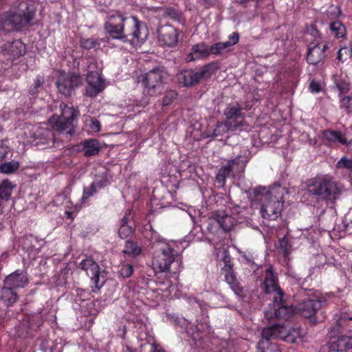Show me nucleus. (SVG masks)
I'll return each instance as SVG.
<instances>
[{
  "label": "nucleus",
  "mask_w": 352,
  "mask_h": 352,
  "mask_svg": "<svg viewBox=\"0 0 352 352\" xmlns=\"http://www.w3.org/2000/svg\"><path fill=\"white\" fill-rule=\"evenodd\" d=\"M10 149L8 146L6 144L5 140L0 142V162L6 159L7 155L10 153Z\"/></svg>",
  "instance_id": "obj_53"
},
{
  "label": "nucleus",
  "mask_w": 352,
  "mask_h": 352,
  "mask_svg": "<svg viewBox=\"0 0 352 352\" xmlns=\"http://www.w3.org/2000/svg\"><path fill=\"white\" fill-rule=\"evenodd\" d=\"M87 85L85 87L86 95L95 97L104 89V80L97 72H89L87 74Z\"/></svg>",
  "instance_id": "obj_20"
},
{
  "label": "nucleus",
  "mask_w": 352,
  "mask_h": 352,
  "mask_svg": "<svg viewBox=\"0 0 352 352\" xmlns=\"http://www.w3.org/2000/svg\"><path fill=\"white\" fill-rule=\"evenodd\" d=\"M340 11L336 6H331L325 12L324 16L331 21H337V18L340 16Z\"/></svg>",
  "instance_id": "obj_50"
},
{
  "label": "nucleus",
  "mask_w": 352,
  "mask_h": 352,
  "mask_svg": "<svg viewBox=\"0 0 352 352\" xmlns=\"http://www.w3.org/2000/svg\"><path fill=\"white\" fill-rule=\"evenodd\" d=\"M309 89L312 93H319L321 91V86L318 81L313 80L310 82Z\"/></svg>",
  "instance_id": "obj_55"
},
{
  "label": "nucleus",
  "mask_w": 352,
  "mask_h": 352,
  "mask_svg": "<svg viewBox=\"0 0 352 352\" xmlns=\"http://www.w3.org/2000/svg\"><path fill=\"white\" fill-rule=\"evenodd\" d=\"M283 328V324L279 323L263 328L261 333L262 339L258 342L257 349L261 352H280L276 344L270 341L279 336Z\"/></svg>",
  "instance_id": "obj_15"
},
{
  "label": "nucleus",
  "mask_w": 352,
  "mask_h": 352,
  "mask_svg": "<svg viewBox=\"0 0 352 352\" xmlns=\"http://www.w3.org/2000/svg\"><path fill=\"white\" fill-rule=\"evenodd\" d=\"M54 134L50 129H40L35 133L34 141L36 145L50 146L54 143Z\"/></svg>",
  "instance_id": "obj_28"
},
{
  "label": "nucleus",
  "mask_w": 352,
  "mask_h": 352,
  "mask_svg": "<svg viewBox=\"0 0 352 352\" xmlns=\"http://www.w3.org/2000/svg\"><path fill=\"white\" fill-rule=\"evenodd\" d=\"M230 130L231 131V128H230L226 122H217L214 123L210 122L206 126L205 133L208 138H215L222 136Z\"/></svg>",
  "instance_id": "obj_26"
},
{
  "label": "nucleus",
  "mask_w": 352,
  "mask_h": 352,
  "mask_svg": "<svg viewBox=\"0 0 352 352\" xmlns=\"http://www.w3.org/2000/svg\"><path fill=\"white\" fill-rule=\"evenodd\" d=\"M167 73L162 67H155L138 77V82L143 87L144 98L142 105L146 106L149 102V98L160 96L164 89Z\"/></svg>",
  "instance_id": "obj_5"
},
{
  "label": "nucleus",
  "mask_w": 352,
  "mask_h": 352,
  "mask_svg": "<svg viewBox=\"0 0 352 352\" xmlns=\"http://www.w3.org/2000/svg\"><path fill=\"white\" fill-rule=\"evenodd\" d=\"M131 210H127L125 212L124 216L121 219L120 225H129V216L131 215Z\"/></svg>",
  "instance_id": "obj_58"
},
{
  "label": "nucleus",
  "mask_w": 352,
  "mask_h": 352,
  "mask_svg": "<svg viewBox=\"0 0 352 352\" xmlns=\"http://www.w3.org/2000/svg\"><path fill=\"white\" fill-rule=\"evenodd\" d=\"M78 268L85 271L91 278L92 291L98 292L107 280L105 271L101 270L98 264L91 256L82 259L78 265Z\"/></svg>",
  "instance_id": "obj_9"
},
{
  "label": "nucleus",
  "mask_w": 352,
  "mask_h": 352,
  "mask_svg": "<svg viewBox=\"0 0 352 352\" xmlns=\"http://www.w3.org/2000/svg\"><path fill=\"white\" fill-rule=\"evenodd\" d=\"M178 94L177 92L175 90H169L166 91L162 98V107L169 106L170 104L173 102V101L177 98Z\"/></svg>",
  "instance_id": "obj_47"
},
{
  "label": "nucleus",
  "mask_w": 352,
  "mask_h": 352,
  "mask_svg": "<svg viewBox=\"0 0 352 352\" xmlns=\"http://www.w3.org/2000/svg\"><path fill=\"white\" fill-rule=\"evenodd\" d=\"M283 297L281 296L280 299L277 298L276 300L274 298L273 307L264 311L265 318L267 320L270 321L275 318L279 321H286L296 312L295 307L289 305Z\"/></svg>",
  "instance_id": "obj_14"
},
{
  "label": "nucleus",
  "mask_w": 352,
  "mask_h": 352,
  "mask_svg": "<svg viewBox=\"0 0 352 352\" xmlns=\"http://www.w3.org/2000/svg\"><path fill=\"white\" fill-rule=\"evenodd\" d=\"M349 53L350 56H352V43L351 44L350 50H349Z\"/></svg>",
  "instance_id": "obj_64"
},
{
  "label": "nucleus",
  "mask_w": 352,
  "mask_h": 352,
  "mask_svg": "<svg viewBox=\"0 0 352 352\" xmlns=\"http://www.w3.org/2000/svg\"><path fill=\"white\" fill-rule=\"evenodd\" d=\"M334 85L338 90V97L348 94L351 89V84L345 78L340 76H334Z\"/></svg>",
  "instance_id": "obj_37"
},
{
  "label": "nucleus",
  "mask_w": 352,
  "mask_h": 352,
  "mask_svg": "<svg viewBox=\"0 0 352 352\" xmlns=\"http://www.w3.org/2000/svg\"><path fill=\"white\" fill-rule=\"evenodd\" d=\"M104 38H81L80 40V47L85 50H96L100 47L102 42H105Z\"/></svg>",
  "instance_id": "obj_39"
},
{
  "label": "nucleus",
  "mask_w": 352,
  "mask_h": 352,
  "mask_svg": "<svg viewBox=\"0 0 352 352\" xmlns=\"http://www.w3.org/2000/svg\"><path fill=\"white\" fill-rule=\"evenodd\" d=\"M52 129L58 132L72 134L74 132V124L67 120H63L57 115H53L48 120Z\"/></svg>",
  "instance_id": "obj_27"
},
{
  "label": "nucleus",
  "mask_w": 352,
  "mask_h": 352,
  "mask_svg": "<svg viewBox=\"0 0 352 352\" xmlns=\"http://www.w3.org/2000/svg\"><path fill=\"white\" fill-rule=\"evenodd\" d=\"M133 273V265L128 263H123L120 265V269L119 271L120 275L124 278H129Z\"/></svg>",
  "instance_id": "obj_48"
},
{
  "label": "nucleus",
  "mask_w": 352,
  "mask_h": 352,
  "mask_svg": "<svg viewBox=\"0 0 352 352\" xmlns=\"http://www.w3.org/2000/svg\"><path fill=\"white\" fill-rule=\"evenodd\" d=\"M65 214L66 218L68 219L73 220L74 219V212H72V211H65Z\"/></svg>",
  "instance_id": "obj_60"
},
{
  "label": "nucleus",
  "mask_w": 352,
  "mask_h": 352,
  "mask_svg": "<svg viewBox=\"0 0 352 352\" xmlns=\"http://www.w3.org/2000/svg\"><path fill=\"white\" fill-rule=\"evenodd\" d=\"M331 43L322 41L321 34H318L314 40L310 42L306 56L307 63L318 65L325 60L326 52L329 49Z\"/></svg>",
  "instance_id": "obj_11"
},
{
  "label": "nucleus",
  "mask_w": 352,
  "mask_h": 352,
  "mask_svg": "<svg viewBox=\"0 0 352 352\" xmlns=\"http://www.w3.org/2000/svg\"><path fill=\"white\" fill-rule=\"evenodd\" d=\"M261 290L266 294H274L275 300L285 296L284 292L279 285L278 278L273 267L270 265L263 274V279L260 283Z\"/></svg>",
  "instance_id": "obj_13"
},
{
  "label": "nucleus",
  "mask_w": 352,
  "mask_h": 352,
  "mask_svg": "<svg viewBox=\"0 0 352 352\" xmlns=\"http://www.w3.org/2000/svg\"><path fill=\"white\" fill-rule=\"evenodd\" d=\"M236 3L240 5H246L250 1H255L256 3H259L263 1V0H234Z\"/></svg>",
  "instance_id": "obj_59"
},
{
  "label": "nucleus",
  "mask_w": 352,
  "mask_h": 352,
  "mask_svg": "<svg viewBox=\"0 0 352 352\" xmlns=\"http://www.w3.org/2000/svg\"><path fill=\"white\" fill-rule=\"evenodd\" d=\"M322 305L321 300L307 299L299 302L295 307V311L304 318L309 319L311 324H316L318 322L316 314L321 309Z\"/></svg>",
  "instance_id": "obj_17"
},
{
  "label": "nucleus",
  "mask_w": 352,
  "mask_h": 352,
  "mask_svg": "<svg viewBox=\"0 0 352 352\" xmlns=\"http://www.w3.org/2000/svg\"><path fill=\"white\" fill-rule=\"evenodd\" d=\"M104 28L110 38L133 45L143 43L148 35L144 22L135 16H124L118 13L108 16Z\"/></svg>",
  "instance_id": "obj_1"
},
{
  "label": "nucleus",
  "mask_w": 352,
  "mask_h": 352,
  "mask_svg": "<svg viewBox=\"0 0 352 352\" xmlns=\"http://www.w3.org/2000/svg\"><path fill=\"white\" fill-rule=\"evenodd\" d=\"M85 128L89 133H97L100 131V122L95 118L85 116L83 118Z\"/></svg>",
  "instance_id": "obj_41"
},
{
  "label": "nucleus",
  "mask_w": 352,
  "mask_h": 352,
  "mask_svg": "<svg viewBox=\"0 0 352 352\" xmlns=\"http://www.w3.org/2000/svg\"><path fill=\"white\" fill-rule=\"evenodd\" d=\"M352 349V337L342 336L336 340L332 341L329 345L331 351L346 352Z\"/></svg>",
  "instance_id": "obj_30"
},
{
  "label": "nucleus",
  "mask_w": 352,
  "mask_h": 352,
  "mask_svg": "<svg viewBox=\"0 0 352 352\" xmlns=\"http://www.w3.org/2000/svg\"><path fill=\"white\" fill-rule=\"evenodd\" d=\"M14 187L15 185L8 179L0 183V206L10 199Z\"/></svg>",
  "instance_id": "obj_36"
},
{
  "label": "nucleus",
  "mask_w": 352,
  "mask_h": 352,
  "mask_svg": "<svg viewBox=\"0 0 352 352\" xmlns=\"http://www.w3.org/2000/svg\"><path fill=\"white\" fill-rule=\"evenodd\" d=\"M82 83V77L80 74L74 72L60 74L56 85L59 94L65 97H69L75 92V89Z\"/></svg>",
  "instance_id": "obj_16"
},
{
  "label": "nucleus",
  "mask_w": 352,
  "mask_h": 352,
  "mask_svg": "<svg viewBox=\"0 0 352 352\" xmlns=\"http://www.w3.org/2000/svg\"><path fill=\"white\" fill-rule=\"evenodd\" d=\"M250 159L251 153L249 150H241L234 158L228 160L226 164L221 166L216 175V182L223 186L228 177H241Z\"/></svg>",
  "instance_id": "obj_6"
},
{
  "label": "nucleus",
  "mask_w": 352,
  "mask_h": 352,
  "mask_svg": "<svg viewBox=\"0 0 352 352\" xmlns=\"http://www.w3.org/2000/svg\"><path fill=\"white\" fill-rule=\"evenodd\" d=\"M142 249L136 241L127 240L125 242L124 249L122 253L133 258L136 257L142 253Z\"/></svg>",
  "instance_id": "obj_38"
},
{
  "label": "nucleus",
  "mask_w": 352,
  "mask_h": 352,
  "mask_svg": "<svg viewBox=\"0 0 352 352\" xmlns=\"http://www.w3.org/2000/svg\"><path fill=\"white\" fill-rule=\"evenodd\" d=\"M329 29L330 34L337 39L346 38V29L345 25L339 20L329 22Z\"/></svg>",
  "instance_id": "obj_33"
},
{
  "label": "nucleus",
  "mask_w": 352,
  "mask_h": 352,
  "mask_svg": "<svg viewBox=\"0 0 352 352\" xmlns=\"http://www.w3.org/2000/svg\"><path fill=\"white\" fill-rule=\"evenodd\" d=\"M305 185L310 196L327 205H334L342 193V184L330 174L318 175L309 179Z\"/></svg>",
  "instance_id": "obj_3"
},
{
  "label": "nucleus",
  "mask_w": 352,
  "mask_h": 352,
  "mask_svg": "<svg viewBox=\"0 0 352 352\" xmlns=\"http://www.w3.org/2000/svg\"><path fill=\"white\" fill-rule=\"evenodd\" d=\"M222 254V261L224 263V266L221 269V271L224 274L225 280L238 297L244 298L246 296L245 290L236 278V274L233 270V265L231 263L232 258L229 252L223 249Z\"/></svg>",
  "instance_id": "obj_10"
},
{
  "label": "nucleus",
  "mask_w": 352,
  "mask_h": 352,
  "mask_svg": "<svg viewBox=\"0 0 352 352\" xmlns=\"http://www.w3.org/2000/svg\"><path fill=\"white\" fill-rule=\"evenodd\" d=\"M0 300L6 307H12L19 300V295L16 289L3 283L0 291Z\"/></svg>",
  "instance_id": "obj_29"
},
{
  "label": "nucleus",
  "mask_w": 352,
  "mask_h": 352,
  "mask_svg": "<svg viewBox=\"0 0 352 352\" xmlns=\"http://www.w3.org/2000/svg\"><path fill=\"white\" fill-rule=\"evenodd\" d=\"M214 219L219 226L226 232L230 231L236 223V220L225 211H218L214 214Z\"/></svg>",
  "instance_id": "obj_31"
},
{
  "label": "nucleus",
  "mask_w": 352,
  "mask_h": 352,
  "mask_svg": "<svg viewBox=\"0 0 352 352\" xmlns=\"http://www.w3.org/2000/svg\"><path fill=\"white\" fill-rule=\"evenodd\" d=\"M153 347L155 348L153 351V352H165L164 350L162 349H157V346L155 345L153 346Z\"/></svg>",
  "instance_id": "obj_63"
},
{
  "label": "nucleus",
  "mask_w": 352,
  "mask_h": 352,
  "mask_svg": "<svg viewBox=\"0 0 352 352\" xmlns=\"http://www.w3.org/2000/svg\"><path fill=\"white\" fill-rule=\"evenodd\" d=\"M324 137L331 143L339 142L345 146L352 145V140H349L346 135L340 131L328 129L324 132Z\"/></svg>",
  "instance_id": "obj_32"
},
{
  "label": "nucleus",
  "mask_w": 352,
  "mask_h": 352,
  "mask_svg": "<svg viewBox=\"0 0 352 352\" xmlns=\"http://www.w3.org/2000/svg\"><path fill=\"white\" fill-rule=\"evenodd\" d=\"M332 329L338 332L341 330L352 331V311H341Z\"/></svg>",
  "instance_id": "obj_25"
},
{
  "label": "nucleus",
  "mask_w": 352,
  "mask_h": 352,
  "mask_svg": "<svg viewBox=\"0 0 352 352\" xmlns=\"http://www.w3.org/2000/svg\"><path fill=\"white\" fill-rule=\"evenodd\" d=\"M135 231V229L129 225H120L118 230V235L121 239L129 237Z\"/></svg>",
  "instance_id": "obj_49"
},
{
  "label": "nucleus",
  "mask_w": 352,
  "mask_h": 352,
  "mask_svg": "<svg viewBox=\"0 0 352 352\" xmlns=\"http://www.w3.org/2000/svg\"><path fill=\"white\" fill-rule=\"evenodd\" d=\"M159 40L164 45L173 47L178 43L179 32L173 25H162L157 29Z\"/></svg>",
  "instance_id": "obj_21"
},
{
  "label": "nucleus",
  "mask_w": 352,
  "mask_h": 352,
  "mask_svg": "<svg viewBox=\"0 0 352 352\" xmlns=\"http://www.w3.org/2000/svg\"><path fill=\"white\" fill-rule=\"evenodd\" d=\"M164 13L166 16L174 21H179L181 18L180 12L174 8H166Z\"/></svg>",
  "instance_id": "obj_52"
},
{
  "label": "nucleus",
  "mask_w": 352,
  "mask_h": 352,
  "mask_svg": "<svg viewBox=\"0 0 352 352\" xmlns=\"http://www.w3.org/2000/svg\"><path fill=\"white\" fill-rule=\"evenodd\" d=\"M279 248L281 251L283 256L286 258L292 252V245L288 238L285 236L278 241Z\"/></svg>",
  "instance_id": "obj_43"
},
{
  "label": "nucleus",
  "mask_w": 352,
  "mask_h": 352,
  "mask_svg": "<svg viewBox=\"0 0 352 352\" xmlns=\"http://www.w3.org/2000/svg\"><path fill=\"white\" fill-rule=\"evenodd\" d=\"M210 47L206 42H200L193 45L190 52L186 56V61L189 63L197 60L208 58L210 55Z\"/></svg>",
  "instance_id": "obj_24"
},
{
  "label": "nucleus",
  "mask_w": 352,
  "mask_h": 352,
  "mask_svg": "<svg viewBox=\"0 0 352 352\" xmlns=\"http://www.w3.org/2000/svg\"><path fill=\"white\" fill-rule=\"evenodd\" d=\"M26 53V46L20 40L3 41L0 35V61H13Z\"/></svg>",
  "instance_id": "obj_12"
},
{
  "label": "nucleus",
  "mask_w": 352,
  "mask_h": 352,
  "mask_svg": "<svg viewBox=\"0 0 352 352\" xmlns=\"http://www.w3.org/2000/svg\"><path fill=\"white\" fill-rule=\"evenodd\" d=\"M336 169H345L349 173H352V159H349L346 155L342 156L336 164Z\"/></svg>",
  "instance_id": "obj_45"
},
{
  "label": "nucleus",
  "mask_w": 352,
  "mask_h": 352,
  "mask_svg": "<svg viewBox=\"0 0 352 352\" xmlns=\"http://www.w3.org/2000/svg\"><path fill=\"white\" fill-rule=\"evenodd\" d=\"M183 321H184V324L187 325V324H186V320H183ZM208 327L207 324H201L200 326L197 325L195 327V329H192L191 327H188V326H186L185 329H186V333L187 334L191 335L192 337L193 338V339H196L197 337H199V334L200 333H201L202 331H204L205 330V329H207Z\"/></svg>",
  "instance_id": "obj_46"
},
{
  "label": "nucleus",
  "mask_w": 352,
  "mask_h": 352,
  "mask_svg": "<svg viewBox=\"0 0 352 352\" xmlns=\"http://www.w3.org/2000/svg\"><path fill=\"white\" fill-rule=\"evenodd\" d=\"M19 166L18 162H4L0 164V172L6 174L14 173L19 169Z\"/></svg>",
  "instance_id": "obj_44"
},
{
  "label": "nucleus",
  "mask_w": 352,
  "mask_h": 352,
  "mask_svg": "<svg viewBox=\"0 0 352 352\" xmlns=\"http://www.w3.org/2000/svg\"><path fill=\"white\" fill-rule=\"evenodd\" d=\"M60 109L61 110V114L58 116L63 120H67L74 124V121L78 116V111L72 106H69L64 102L60 103Z\"/></svg>",
  "instance_id": "obj_35"
},
{
  "label": "nucleus",
  "mask_w": 352,
  "mask_h": 352,
  "mask_svg": "<svg viewBox=\"0 0 352 352\" xmlns=\"http://www.w3.org/2000/svg\"><path fill=\"white\" fill-rule=\"evenodd\" d=\"M100 148L99 141L96 139H88L82 142V150L85 157L98 155Z\"/></svg>",
  "instance_id": "obj_34"
},
{
  "label": "nucleus",
  "mask_w": 352,
  "mask_h": 352,
  "mask_svg": "<svg viewBox=\"0 0 352 352\" xmlns=\"http://www.w3.org/2000/svg\"><path fill=\"white\" fill-rule=\"evenodd\" d=\"M286 192V189L280 185H275L270 189L257 186L252 190L250 196L252 200L260 203L261 213L264 219L276 220L283 211V197Z\"/></svg>",
  "instance_id": "obj_2"
},
{
  "label": "nucleus",
  "mask_w": 352,
  "mask_h": 352,
  "mask_svg": "<svg viewBox=\"0 0 352 352\" xmlns=\"http://www.w3.org/2000/svg\"><path fill=\"white\" fill-rule=\"evenodd\" d=\"M35 15L33 4L21 2L16 8L0 12V30L8 33L21 32L30 24Z\"/></svg>",
  "instance_id": "obj_4"
},
{
  "label": "nucleus",
  "mask_w": 352,
  "mask_h": 352,
  "mask_svg": "<svg viewBox=\"0 0 352 352\" xmlns=\"http://www.w3.org/2000/svg\"><path fill=\"white\" fill-rule=\"evenodd\" d=\"M243 108L239 103L236 104H229L224 110L226 122L231 128V131H235L240 126L245 125V113L243 112Z\"/></svg>",
  "instance_id": "obj_18"
},
{
  "label": "nucleus",
  "mask_w": 352,
  "mask_h": 352,
  "mask_svg": "<svg viewBox=\"0 0 352 352\" xmlns=\"http://www.w3.org/2000/svg\"><path fill=\"white\" fill-rule=\"evenodd\" d=\"M219 69V63L217 60L212 61L198 70L185 69L177 74L178 80L184 87H192L204 79L209 78Z\"/></svg>",
  "instance_id": "obj_8"
},
{
  "label": "nucleus",
  "mask_w": 352,
  "mask_h": 352,
  "mask_svg": "<svg viewBox=\"0 0 352 352\" xmlns=\"http://www.w3.org/2000/svg\"><path fill=\"white\" fill-rule=\"evenodd\" d=\"M155 284L157 287V290L162 292L166 291L171 286V283L169 280L166 279L164 281H155L145 275H141L136 278L134 281V289H137L138 292L141 290H146L148 289H153L151 285Z\"/></svg>",
  "instance_id": "obj_19"
},
{
  "label": "nucleus",
  "mask_w": 352,
  "mask_h": 352,
  "mask_svg": "<svg viewBox=\"0 0 352 352\" xmlns=\"http://www.w3.org/2000/svg\"><path fill=\"white\" fill-rule=\"evenodd\" d=\"M153 263L159 268L160 272L168 271L173 274H176L180 271L182 259L177 252L170 244H166L154 258Z\"/></svg>",
  "instance_id": "obj_7"
},
{
  "label": "nucleus",
  "mask_w": 352,
  "mask_h": 352,
  "mask_svg": "<svg viewBox=\"0 0 352 352\" xmlns=\"http://www.w3.org/2000/svg\"><path fill=\"white\" fill-rule=\"evenodd\" d=\"M339 107L346 114H352V96H340Z\"/></svg>",
  "instance_id": "obj_42"
},
{
  "label": "nucleus",
  "mask_w": 352,
  "mask_h": 352,
  "mask_svg": "<svg viewBox=\"0 0 352 352\" xmlns=\"http://www.w3.org/2000/svg\"><path fill=\"white\" fill-rule=\"evenodd\" d=\"M89 313L90 315H96L98 314V311L96 309L94 310L90 309Z\"/></svg>",
  "instance_id": "obj_62"
},
{
  "label": "nucleus",
  "mask_w": 352,
  "mask_h": 352,
  "mask_svg": "<svg viewBox=\"0 0 352 352\" xmlns=\"http://www.w3.org/2000/svg\"><path fill=\"white\" fill-rule=\"evenodd\" d=\"M239 41V34L234 32L228 37V41L217 42L209 46L210 55L223 56L230 51V47L236 45Z\"/></svg>",
  "instance_id": "obj_23"
},
{
  "label": "nucleus",
  "mask_w": 352,
  "mask_h": 352,
  "mask_svg": "<svg viewBox=\"0 0 352 352\" xmlns=\"http://www.w3.org/2000/svg\"><path fill=\"white\" fill-rule=\"evenodd\" d=\"M96 190L102 188L109 184L108 179L106 177H102L100 179H96L91 183Z\"/></svg>",
  "instance_id": "obj_54"
},
{
  "label": "nucleus",
  "mask_w": 352,
  "mask_h": 352,
  "mask_svg": "<svg viewBox=\"0 0 352 352\" xmlns=\"http://www.w3.org/2000/svg\"><path fill=\"white\" fill-rule=\"evenodd\" d=\"M29 278L25 272L21 270H16L14 272L7 276L3 280V283L7 287L14 289L24 288L29 284Z\"/></svg>",
  "instance_id": "obj_22"
},
{
  "label": "nucleus",
  "mask_w": 352,
  "mask_h": 352,
  "mask_svg": "<svg viewBox=\"0 0 352 352\" xmlns=\"http://www.w3.org/2000/svg\"><path fill=\"white\" fill-rule=\"evenodd\" d=\"M122 352H134V349L131 346L126 345L123 347Z\"/></svg>",
  "instance_id": "obj_61"
},
{
  "label": "nucleus",
  "mask_w": 352,
  "mask_h": 352,
  "mask_svg": "<svg viewBox=\"0 0 352 352\" xmlns=\"http://www.w3.org/2000/svg\"><path fill=\"white\" fill-rule=\"evenodd\" d=\"M45 83V77L43 75H37L33 80V82L29 86L28 93L29 95L36 96L43 88Z\"/></svg>",
  "instance_id": "obj_40"
},
{
  "label": "nucleus",
  "mask_w": 352,
  "mask_h": 352,
  "mask_svg": "<svg viewBox=\"0 0 352 352\" xmlns=\"http://www.w3.org/2000/svg\"><path fill=\"white\" fill-rule=\"evenodd\" d=\"M95 3L98 5L101 10L108 8L112 3L113 0H94Z\"/></svg>",
  "instance_id": "obj_56"
},
{
  "label": "nucleus",
  "mask_w": 352,
  "mask_h": 352,
  "mask_svg": "<svg viewBox=\"0 0 352 352\" xmlns=\"http://www.w3.org/2000/svg\"><path fill=\"white\" fill-rule=\"evenodd\" d=\"M96 192H97V190L92 184H91L89 187L84 188L82 196L80 199L81 204H85L86 201L89 199V198L90 197H91L92 195H94Z\"/></svg>",
  "instance_id": "obj_51"
},
{
  "label": "nucleus",
  "mask_w": 352,
  "mask_h": 352,
  "mask_svg": "<svg viewBox=\"0 0 352 352\" xmlns=\"http://www.w3.org/2000/svg\"><path fill=\"white\" fill-rule=\"evenodd\" d=\"M343 51H344V53L346 54V56L350 55L349 53V54H346L347 52H349L347 47H341L338 52L337 59L342 63L344 62L346 59V57H344Z\"/></svg>",
  "instance_id": "obj_57"
}]
</instances>
